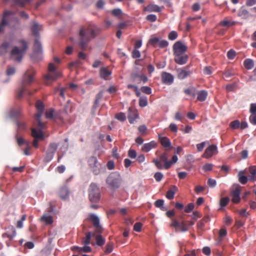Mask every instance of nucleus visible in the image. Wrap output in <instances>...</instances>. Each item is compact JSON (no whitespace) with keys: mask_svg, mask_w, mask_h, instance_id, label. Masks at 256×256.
<instances>
[{"mask_svg":"<svg viewBox=\"0 0 256 256\" xmlns=\"http://www.w3.org/2000/svg\"><path fill=\"white\" fill-rule=\"evenodd\" d=\"M113 250V244L112 242H108L107 244L106 247L105 252L106 254L110 253Z\"/></svg>","mask_w":256,"mask_h":256,"instance_id":"nucleus-52","label":"nucleus"},{"mask_svg":"<svg viewBox=\"0 0 256 256\" xmlns=\"http://www.w3.org/2000/svg\"><path fill=\"white\" fill-rule=\"evenodd\" d=\"M196 89L194 87H192L190 88H187L184 90V92L186 94L192 96H195L196 95Z\"/></svg>","mask_w":256,"mask_h":256,"instance_id":"nucleus-40","label":"nucleus"},{"mask_svg":"<svg viewBox=\"0 0 256 256\" xmlns=\"http://www.w3.org/2000/svg\"><path fill=\"white\" fill-rule=\"evenodd\" d=\"M250 112L251 114H256V104H250Z\"/></svg>","mask_w":256,"mask_h":256,"instance_id":"nucleus-64","label":"nucleus"},{"mask_svg":"<svg viewBox=\"0 0 256 256\" xmlns=\"http://www.w3.org/2000/svg\"><path fill=\"white\" fill-rule=\"evenodd\" d=\"M234 212L238 214L242 218H246L249 215V212L246 210V209H236Z\"/></svg>","mask_w":256,"mask_h":256,"instance_id":"nucleus-38","label":"nucleus"},{"mask_svg":"<svg viewBox=\"0 0 256 256\" xmlns=\"http://www.w3.org/2000/svg\"><path fill=\"white\" fill-rule=\"evenodd\" d=\"M249 120L252 124L256 125V114H251L250 116Z\"/></svg>","mask_w":256,"mask_h":256,"instance_id":"nucleus-62","label":"nucleus"},{"mask_svg":"<svg viewBox=\"0 0 256 256\" xmlns=\"http://www.w3.org/2000/svg\"><path fill=\"white\" fill-rule=\"evenodd\" d=\"M88 192V198L90 202L92 203H96L100 200V190L96 184L92 183L90 184Z\"/></svg>","mask_w":256,"mask_h":256,"instance_id":"nucleus-5","label":"nucleus"},{"mask_svg":"<svg viewBox=\"0 0 256 256\" xmlns=\"http://www.w3.org/2000/svg\"><path fill=\"white\" fill-rule=\"evenodd\" d=\"M139 106L141 107H144L148 105V100L146 97H140L138 101Z\"/></svg>","mask_w":256,"mask_h":256,"instance_id":"nucleus-45","label":"nucleus"},{"mask_svg":"<svg viewBox=\"0 0 256 256\" xmlns=\"http://www.w3.org/2000/svg\"><path fill=\"white\" fill-rule=\"evenodd\" d=\"M241 192V187L240 186H236L235 188L230 192V197L232 202L236 204L239 203L240 201V194Z\"/></svg>","mask_w":256,"mask_h":256,"instance_id":"nucleus-9","label":"nucleus"},{"mask_svg":"<svg viewBox=\"0 0 256 256\" xmlns=\"http://www.w3.org/2000/svg\"><path fill=\"white\" fill-rule=\"evenodd\" d=\"M170 226L175 228L176 230H180L182 232L187 230L186 226L184 223L180 224L176 220H172Z\"/></svg>","mask_w":256,"mask_h":256,"instance_id":"nucleus-22","label":"nucleus"},{"mask_svg":"<svg viewBox=\"0 0 256 256\" xmlns=\"http://www.w3.org/2000/svg\"><path fill=\"white\" fill-rule=\"evenodd\" d=\"M36 74V72L34 68H31L28 70L22 77V86L26 87V85L32 84L34 81V76Z\"/></svg>","mask_w":256,"mask_h":256,"instance_id":"nucleus-7","label":"nucleus"},{"mask_svg":"<svg viewBox=\"0 0 256 256\" xmlns=\"http://www.w3.org/2000/svg\"><path fill=\"white\" fill-rule=\"evenodd\" d=\"M208 94V92L206 90H200L197 93V100L200 102H204L206 100Z\"/></svg>","mask_w":256,"mask_h":256,"instance_id":"nucleus-31","label":"nucleus"},{"mask_svg":"<svg viewBox=\"0 0 256 256\" xmlns=\"http://www.w3.org/2000/svg\"><path fill=\"white\" fill-rule=\"evenodd\" d=\"M58 147V145L55 143L50 144L48 149V152H49V154L50 156H54V154L56 152Z\"/></svg>","mask_w":256,"mask_h":256,"instance_id":"nucleus-35","label":"nucleus"},{"mask_svg":"<svg viewBox=\"0 0 256 256\" xmlns=\"http://www.w3.org/2000/svg\"><path fill=\"white\" fill-rule=\"evenodd\" d=\"M244 65L247 70H251L254 66V62L252 59L247 58L244 60Z\"/></svg>","mask_w":256,"mask_h":256,"instance_id":"nucleus-34","label":"nucleus"},{"mask_svg":"<svg viewBox=\"0 0 256 256\" xmlns=\"http://www.w3.org/2000/svg\"><path fill=\"white\" fill-rule=\"evenodd\" d=\"M87 219L92 222L94 228V232L98 233L102 232L104 228L100 224V218L97 215L94 214H90L88 216Z\"/></svg>","mask_w":256,"mask_h":256,"instance_id":"nucleus-6","label":"nucleus"},{"mask_svg":"<svg viewBox=\"0 0 256 256\" xmlns=\"http://www.w3.org/2000/svg\"><path fill=\"white\" fill-rule=\"evenodd\" d=\"M41 220L46 224H51L53 222L52 217L47 214L43 215L41 218Z\"/></svg>","mask_w":256,"mask_h":256,"instance_id":"nucleus-39","label":"nucleus"},{"mask_svg":"<svg viewBox=\"0 0 256 256\" xmlns=\"http://www.w3.org/2000/svg\"><path fill=\"white\" fill-rule=\"evenodd\" d=\"M26 215L24 214L22 216L21 219L18 221L17 224H16V227L18 228H21L23 226L22 222L26 220Z\"/></svg>","mask_w":256,"mask_h":256,"instance_id":"nucleus-53","label":"nucleus"},{"mask_svg":"<svg viewBox=\"0 0 256 256\" xmlns=\"http://www.w3.org/2000/svg\"><path fill=\"white\" fill-rule=\"evenodd\" d=\"M236 24V22L234 21H229L228 20H224L221 21L220 23V25L224 27H230L234 26Z\"/></svg>","mask_w":256,"mask_h":256,"instance_id":"nucleus-37","label":"nucleus"},{"mask_svg":"<svg viewBox=\"0 0 256 256\" xmlns=\"http://www.w3.org/2000/svg\"><path fill=\"white\" fill-rule=\"evenodd\" d=\"M88 163L90 167L91 168L92 166L96 165L99 162H98V160L96 157L91 156L88 160Z\"/></svg>","mask_w":256,"mask_h":256,"instance_id":"nucleus-42","label":"nucleus"},{"mask_svg":"<svg viewBox=\"0 0 256 256\" xmlns=\"http://www.w3.org/2000/svg\"><path fill=\"white\" fill-rule=\"evenodd\" d=\"M218 152L217 146L216 145L212 144L206 149L202 155V157L206 158H208L213 155L216 154Z\"/></svg>","mask_w":256,"mask_h":256,"instance_id":"nucleus-14","label":"nucleus"},{"mask_svg":"<svg viewBox=\"0 0 256 256\" xmlns=\"http://www.w3.org/2000/svg\"><path fill=\"white\" fill-rule=\"evenodd\" d=\"M172 48L174 54H184L188 50V47L180 41L175 42Z\"/></svg>","mask_w":256,"mask_h":256,"instance_id":"nucleus-11","label":"nucleus"},{"mask_svg":"<svg viewBox=\"0 0 256 256\" xmlns=\"http://www.w3.org/2000/svg\"><path fill=\"white\" fill-rule=\"evenodd\" d=\"M42 46L40 42L38 39H36L34 44V53L39 54L42 52Z\"/></svg>","mask_w":256,"mask_h":256,"instance_id":"nucleus-32","label":"nucleus"},{"mask_svg":"<svg viewBox=\"0 0 256 256\" xmlns=\"http://www.w3.org/2000/svg\"><path fill=\"white\" fill-rule=\"evenodd\" d=\"M162 80L163 84H171L174 82V77L170 73L163 72L161 74Z\"/></svg>","mask_w":256,"mask_h":256,"instance_id":"nucleus-16","label":"nucleus"},{"mask_svg":"<svg viewBox=\"0 0 256 256\" xmlns=\"http://www.w3.org/2000/svg\"><path fill=\"white\" fill-rule=\"evenodd\" d=\"M178 33L176 31H172L168 35V38L170 40H174L178 38Z\"/></svg>","mask_w":256,"mask_h":256,"instance_id":"nucleus-47","label":"nucleus"},{"mask_svg":"<svg viewBox=\"0 0 256 256\" xmlns=\"http://www.w3.org/2000/svg\"><path fill=\"white\" fill-rule=\"evenodd\" d=\"M230 201V198L228 197H224L220 198V204L221 207H224L226 206Z\"/></svg>","mask_w":256,"mask_h":256,"instance_id":"nucleus-46","label":"nucleus"},{"mask_svg":"<svg viewBox=\"0 0 256 256\" xmlns=\"http://www.w3.org/2000/svg\"><path fill=\"white\" fill-rule=\"evenodd\" d=\"M250 174L249 176V180L254 182L256 180V166H250L248 168Z\"/></svg>","mask_w":256,"mask_h":256,"instance_id":"nucleus-25","label":"nucleus"},{"mask_svg":"<svg viewBox=\"0 0 256 256\" xmlns=\"http://www.w3.org/2000/svg\"><path fill=\"white\" fill-rule=\"evenodd\" d=\"M230 126L232 129H237L240 126V122L238 120H234L230 124Z\"/></svg>","mask_w":256,"mask_h":256,"instance_id":"nucleus-43","label":"nucleus"},{"mask_svg":"<svg viewBox=\"0 0 256 256\" xmlns=\"http://www.w3.org/2000/svg\"><path fill=\"white\" fill-rule=\"evenodd\" d=\"M36 108L37 112L34 116L35 122L38 123V126L40 128H43L45 124L42 122L40 118L44 111V104L42 101L38 100L36 103Z\"/></svg>","mask_w":256,"mask_h":256,"instance_id":"nucleus-4","label":"nucleus"},{"mask_svg":"<svg viewBox=\"0 0 256 256\" xmlns=\"http://www.w3.org/2000/svg\"><path fill=\"white\" fill-rule=\"evenodd\" d=\"M19 42L22 45V48H20L17 46H14L11 51V56L16 57L15 60L18 62H20L23 56L24 53L26 52L28 48V44L26 40H21Z\"/></svg>","mask_w":256,"mask_h":256,"instance_id":"nucleus-3","label":"nucleus"},{"mask_svg":"<svg viewBox=\"0 0 256 256\" xmlns=\"http://www.w3.org/2000/svg\"><path fill=\"white\" fill-rule=\"evenodd\" d=\"M116 118L121 122H124L126 120V117L124 114L120 112L116 115Z\"/></svg>","mask_w":256,"mask_h":256,"instance_id":"nucleus-54","label":"nucleus"},{"mask_svg":"<svg viewBox=\"0 0 256 256\" xmlns=\"http://www.w3.org/2000/svg\"><path fill=\"white\" fill-rule=\"evenodd\" d=\"M174 62L180 65L186 64L188 60V56L187 54H174Z\"/></svg>","mask_w":256,"mask_h":256,"instance_id":"nucleus-15","label":"nucleus"},{"mask_svg":"<svg viewBox=\"0 0 256 256\" xmlns=\"http://www.w3.org/2000/svg\"><path fill=\"white\" fill-rule=\"evenodd\" d=\"M178 190V188L176 186H173L172 188L170 189L166 192V197L169 199L172 200L174 198V195Z\"/></svg>","mask_w":256,"mask_h":256,"instance_id":"nucleus-33","label":"nucleus"},{"mask_svg":"<svg viewBox=\"0 0 256 256\" xmlns=\"http://www.w3.org/2000/svg\"><path fill=\"white\" fill-rule=\"evenodd\" d=\"M156 146L157 143L155 141H151L148 143L144 144L142 148V150L147 152L150 150L152 149L156 148Z\"/></svg>","mask_w":256,"mask_h":256,"instance_id":"nucleus-20","label":"nucleus"},{"mask_svg":"<svg viewBox=\"0 0 256 256\" xmlns=\"http://www.w3.org/2000/svg\"><path fill=\"white\" fill-rule=\"evenodd\" d=\"M26 90V87L22 86L20 90H19L16 94L18 98H21L23 96V93Z\"/></svg>","mask_w":256,"mask_h":256,"instance_id":"nucleus-48","label":"nucleus"},{"mask_svg":"<svg viewBox=\"0 0 256 256\" xmlns=\"http://www.w3.org/2000/svg\"><path fill=\"white\" fill-rule=\"evenodd\" d=\"M236 54L234 50H230L227 52V56L229 59L232 60L235 57Z\"/></svg>","mask_w":256,"mask_h":256,"instance_id":"nucleus-57","label":"nucleus"},{"mask_svg":"<svg viewBox=\"0 0 256 256\" xmlns=\"http://www.w3.org/2000/svg\"><path fill=\"white\" fill-rule=\"evenodd\" d=\"M10 230H11V232L12 233H8V232L6 234L7 236L10 238V239H12L14 236H16V231L14 229V228L12 226L10 228Z\"/></svg>","mask_w":256,"mask_h":256,"instance_id":"nucleus-49","label":"nucleus"},{"mask_svg":"<svg viewBox=\"0 0 256 256\" xmlns=\"http://www.w3.org/2000/svg\"><path fill=\"white\" fill-rule=\"evenodd\" d=\"M141 91L147 94H150L152 93V89L150 87L147 86H143L140 88Z\"/></svg>","mask_w":256,"mask_h":256,"instance_id":"nucleus-50","label":"nucleus"},{"mask_svg":"<svg viewBox=\"0 0 256 256\" xmlns=\"http://www.w3.org/2000/svg\"><path fill=\"white\" fill-rule=\"evenodd\" d=\"M22 116V111L20 108L12 110L9 114V116L12 118H17Z\"/></svg>","mask_w":256,"mask_h":256,"instance_id":"nucleus-27","label":"nucleus"},{"mask_svg":"<svg viewBox=\"0 0 256 256\" xmlns=\"http://www.w3.org/2000/svg\"><path fill=\"white\" fill-rule=\"evenodd\" d=\"M112 14L116 16H118L122 14V11L120 8H116L112 10Z\"/></svg>","mask_w":256,"mask_h":256,"instance_id":"nucleus-56","label":"nucleus"},{"mask_svg":"<svg viewBox=\"0 0 256 256\" xmlns=\"http://www.w3.org/2000/svg\"><path fill=\"white\" fill-rule=\"evenodd\" d=\"M146 18L150 22H154L156 21L157 17L155 14H149L147 16Z\"/></svg>","mask_w":256,"mask_h":256,"instance_id":"nucleus-63","label":"nucleus"},{"mask_svg":"<svg viewBox=\"0 0 256 256\" xmlns=\"http://www.w3.org/2000/svg\"><path fill=\"white\" fill-rule=\"evenodd\" d=\"M238 178L239 182L242 184H245L249 180V176L248 177L244 176L243 171H240L238 172Z\"/></svg>","mask_w":256,"mask_h":256,"instance_id":"nucleus-30","label":"nucleus"},{"mask_svg":"<svg viewBox=\"0 0 256 256\" xmlns=\"http://www.w3.org/2000/svg\"><path fill=\"white\" fill-rule=\"evenodd\" d=\"M60 76V73L58 72H49L45 76V78L46 80H55L58 78Z\"/></svg>","mask_w":256,"mask_h":256,"instance_id":"nucleus-28","label":"nucleus"},{"mask_svg":"<svg viewBox=\"0 0 256 256\" xmlns=\"http://www.w3.org/2000/svg\"><path fill=\"white\" fill-rule=\"evenodd\" d=\"M111 74L112 72L107 68L102 67L100 68V76L102 78L107 80Z\"/></svg>","mask_w":256,"mask_h":256,"instance_id":"nucleus-21","label":"nucleus"},{"mask_svg":"<svg viewBox=\"0 0 256 256\" xmlns=\"http://www.w3.org/2000/svg\"><path fill=\"white\" fill-rule=\"evenodd\" d=\"M70 190L66 186L62 187L58 191L59 197L64 200H66L68 199L70 195Z\"/></svg>","mask_w":256,"mask_h":256,"instance_id":"nucleus-18","label":"nucleus"},{"mask_svg":"<svg viewBox=\"0 0 256 256\" xmlns=\"http://www.w3.org/2000/svg\"><path fill=\"white\" fill-rule=\"evenodd\" d=\"M164 176L160 172H157L154 175V178L157 182H160L162 178Z\"/></svg>","mask_w":256,"mask_h":256,"instance_id":"nucleus-60","label":"nucleus"},{"mask_svg":"<svg viewBox=\"0 0 256 256\" xmlns=\"http://www.w3.org/2000/svg\"><path fill=\"white\" fill-rule=\"evenodd\" d=\"M128 156L132 158H135L136 157V152L135 150L130 149L128 152Z\"/></svg>","mask_w":256,"mask_h":256,"instance_id":"nucleus-58","label":"nucleus"},{"mask_svg":"<svg viewBox=\"0 0 256 256\" xmlns=\"http://www.w3.org/2000/svg\"><path fill=\"white\" fill-rule=\"evenodd\" d=\"M178 78L180 80H184L190 76L192 72L188 69V66L178 68L176 70Z\"/></svg>","mask_w":256,"mask_h":256,"instance_id":"nucleus-13","label":"nucleus"},{"mask_svg":"<svg viewBox=\"0 0 256 256\" xmlns=\"http://www.w3.org/2000/svg\"><path fill=\"white\" fill-rule=\"evenodd\" d=\"M248 12L246 10L242 8L238 11V16L244 18L248 16Z\"/></svg>","mask_w":256,"mask_h":256,"instance_id":"nucleus-41","label":"nucleus"},{"mask_svg":"<svg viewBox=\"0 0 256 256\" xmlns=\"http://www.w3.org/2000/svg\"><path fill=\"white\" fill-rule=\"evenodd\" d=\"M130 78L133 82L137 84H140L141 82L146 83L148 80V78L145 75L138 72L132 74Z\"/></svg>","mask_w":256,"mask_h":256,"instance_id":"nucleus-10","label":"nucleus"},{"mask_svg":"<svg viewBox=\"0 0 256 256\" xmlns=\"http://www.w3.org/2000/svg\"><path fill=\"white\" fill-rule=\"evenodd\" d=\"M36 125H38V123L36 122ZM38 128L40 129L38 130H37L35 128H32V136L34 138H43V134L42 131V128H40L38 126H37ZM44 128V127L43 128V129Z\"/></svg>","mask_w":256,"mask_h":256,"instance_id":"nucleus-24","label":"nucleus"},{"mask_svg":"<svg viewBox=\"0 0 256 256\" xmlns=\"http://www.w3.org/2000/svg\"><path fill=\"white\" fill-rule=\"evenodd\" d=\"M144 10L148 12H160L162 10V8L158 5L150 4L144 8Z\"/></svg>","mask_w":256,"mask_h":256,"instance_id":"nucleus-26","label":"nucleus"},{"mask_svg":"<svg viewBox=\"0 0 256 256\" xmlns=\"http://www.w3.org/2000/svg\"><path fill=\"white\" fill-rule=\"evenodd\" d=\"M5 2L10 1V0H4ZM15 5L24 7L26 4L30 3L31 0H10Z\"/></svg>","mask_w":256,"mask_h":256,"instance_id":"nucleus-29","label":"nucleus"},{"mask_svg":"<svg viewBox=\"0 0 256 256\" xmlns=\"http://www.w3.org/2000/svg\"><path fill=\"white\" fill-rule=\"evenodd\" d=\"M15 13L12 10H6L3 13L2 22L0 23V34L2 32L6 26L8 24V21Z\"/></svg>","mask_w":256,"mask_h":256,"instance_id":"nucleus-8","label":"nucleus"},{"mask_svg":"<svg viewBox=\"0 0 256 256\" xmlns=\"http://www.w3.org/2000/svg\"><path fill=\"white\" fill-rule=\"evenodd\" d=\"M100 29L95 26L82 27L79 32V46L80 48L85 50L89 42L94 38L99 33Z\"/></svg>","mask_w":256,"mask_h":256,"instance_id":"nucleus-1","label":"nucleus"},{"mask_svg":"<svg viewBox=\"0 0 256 256\" xmlns=\"http://www.w3.org/2000/svg\"><path fill=\"white\" fill-rule=\"evenodd\" d=\"M159 47L161 48H166L168 46V42L164 40H159L158 42Z\"/></svg>","mask_w":256,"mask_h":256,"instance_id":"nucleus-51","label":"nucleus"},{"mask_svg":"<svg viewBox=\"0 0 256 256\" xmlns=\"http://www.w3.org/2000/svg\"><path fill=\"white\" fill-rule=\"evenodd\" d=\"M158 138L161 145L165 148L166 151L172 149V143L169 138L158 134Z\"/></svg>","mask_w":256,"mask_h":256,"instance_id":"nucleus-12","label":"nucleus"},{"mask_svg":"<svg viewBox=\"0 0 256 256\" xmlns=\"http://www.w3.org/2000/svg\"><path fill=\"white\" fill-rule=\"evenodd\" d=\"M122 182L121 176L118 172H112L106 180L107 184L114 190L118 188L120 186Z\"/></svg>","mask_w":256,"mask_h":256,"instance_id":"nucleus-2","label":"nucleus"},{"mask_svg":"<svg viewBox=\"0 0 256 256\" xmlns=\"http://www.w3.org/2000/svg\"><path fill=\"white\" fill-rule=\"evenodd\" d=\"M160 38L158 37H154L150 39L148 41V43L152 45L154 47H156V44L159 42Z\"/></svg>","mask_w":256,"mask_h":256,"instance_id":"nucleus-44","label":"nucleus"},{"mask_svg":"<svg viewBox=\"0 0 256 256\" xmlns=\"http://www.w3.org/2000/svg\"><path fill=\"white\" fill-rule=\"evenodd\" d=\"M17 126L19 130H24L26 128V124L22 121L17 122Z\"/></svg>","mask_w":256,"mask_h":256,"instance_id":"nucleus-55","label":"nucleus"},{"mask_svg":"<svg viewBox=\"0 0 256 256\" xmlns=\"http://www.w3.org/2000/svg\"><path fill=\"white\" fill-rule=\"evenodd\" d=\"M54 110L49 109L46 112V116L47 118H52L53 117Z\"/></svg>","mask_w":256,"mask_h":256,"instance_id":"nucleus-61","label":"nucleus"},{"mask_svg":"<svg viewBox=\"0 0 256 256\" xmlns=\"http://www.w3.org/2000/svg\"><path fill=\"white\" fill-rule=\"evenodd\" d=\"M138 118V113L136 110H132L131 108H128V119L130 124H133L136 120Z\"/></svg>","mask_w":256,"mask_h":256,"instance_id":"nucleus-19","label":"nucleus"},{"mask_svg":"<svg viewBox=\"0 0 256 256\" xmlns=\"http://www.w3.org/2000/svg\"><path fill=\"white\" fill-rule=\"evenodd\" d=\"M101 234L94 232L93 234V237L95 238L96 244L99 246H102L105 243V239L102 236Z\"/></svg>","mask_w":256,"mask_h":256,"instance_id":"nucleus-23","label":"nucleus"},{"mask_svg":"<svg viewBox=\"0 0 256 256\" xmlns=\"http://www.w3.org/2000/svg\"><path fill=\"white\" fill-rule=\"evenodd\" d=\"M31 30L33 35L36 36H38V30H40V28L38 23L34 22Z\"/></svg>","mask_w":256,"mask_h":256,"instance_id":"nucleus-36","label":"nucleus"},{"mask_svg":"<svg viewBox=\"0 0 256 256\" xmlns=\"http://www.w3.org/2000/svg\"><path fill=\"white\" fill-rule=\"evenodd\" d=\"M92 172L95 175H98L100 173L106 172V168L100 163H98L90 168Z\"/></svg>","mask_w":256,"mask_h":256,"instance_id":"nucleus-17","label":"nucleus"},{"mask_svg":"<svg viewBox=\"0 0 256 256\" xmlns=\"http://www.w3.org/2000/svg\"><path fill=\"white\" fill-rule=\"evenodd\" d=\"M213 164H206L202 166V169L205 172L210 171L212 170Z\"/></svg>","mask_w":256,"mask_h":256,"instance_id":"nucleus-59","label":"nucleus"}]
</instances>
